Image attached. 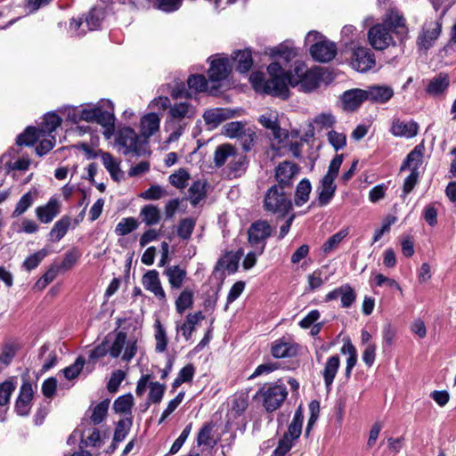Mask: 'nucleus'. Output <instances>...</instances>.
Here are the masks:
<instances>
[{
    "mask_svg": "<svg viewBox=\"0 0 456 456\" xmlns=\"http://www.w3.org/2000/svg\"><path fill=\"white\" fill-rule=\"evenodd\" d=\"M85 364V360L82 357L77 358L75 362L69 367L65 368L62 371L67 379H73L77 378L81 372Z\"/></svg>",
    "mask_w": 456,
    "mask_h": 456,
    "instance_id": "69168bd1",
    "label": "nucleus"
},
{
    "mask_svg": "<svg viewBox=\"0 0 456 456\" xmlns=\"http://www.w3.org/2000/svg\"><path fill=\"white\" fill-rule=\"evenodd\" d=\"M367 101L385 103L394 95V90L388 86H370L365 89Z\"/></svg>",
    "mask_w": 456,
    "mask_h": 456,
    "instance_id": "4be33fe9",
    "label": "nucleus"
},
{
    "mask_svg": "<svg viewBox=\"0 0 456 456\" xmlns=\"http://www.w3.org/2000/svg\"><path fill=\"white\" fill-rule=\"evenodd\" d=\"M102 161L114 180L118 181L122 177L123 174L119 168V162L110 153H102Z\"/></svg>",
    "mask_w": 456,
    "mask_h": 456,
    "instance_id": "58836bf2",
    "label": "nucleus"
},
{
    "mask_svg": "<svg viewBox=\"0 0 456 456\" xmlns=\"http://www.w3.org/2000/svg\"><path fill=\"white\" fill-rule=\"evenodd\" d=\"M270 53L273 57H281L287 62L297 55L296 50L285 44L272 48Z\"/></svg>",
    "mask_w": 456,
    "mask_h": 456,
    "instance_id": "5fc2aeb1",
    "label": "nucleus"
},
{
    "mask_svg": "<svg viewBox=\"0 0 456 456\" xmlns=\"http://www.w3.org/2000/svg\"><path fill=\"white\" fill-rule=\"evenodd\" d=\"M104 12L102 8H92L85 18L87 30L98 29L104 19Z\"/></svg>",
    "mask_w": 456,
    "mask_h": 456,
    "instance_id": "37998d69",
    "label": "nucleus"
},
{
    "mask_svg": "<svg viewBox=\"0 0 456 456\" xmlns=\"http://www.w3.org/2000/svg\"><path fill=\"white\" fill-rule=\"evenodd\" d=\"M348 234L347 229H343L338 232L335 233L323 244L322 250L324 253H329L334 248H336L339 243L346 238Z\"/></svg>",
    "mask_w": 456,
    "mask_h": 456,
    "instance_id": "bf43d9fd",
    "label": "nucleus"
},
{
    "mask_svg": "<svg viewBox=\"0 0 456 456\" xmlns=\"http://www.w3.org/2000/svg\"><path fill=\"white\" fill-rule=\"evenodd\" d=\"M110 334H109L105 339L97 346L94 350L90 353V358L92 359H99L105 356L107 354L110 355Z\"/></svg>",
    "mask_w": 456,
    "mask_h": 456,
    "instance_id": "338daca9",
    "label": "nucleus"
},
{
    "mask_svg": "<svg viewBox=\"0 0 456 456\" xmlns=\"http://www.w3.org/2000/svg\"><path fill=\"white\" fill-rule=\"evenodd\" d=\"M204 318L205 316L201 311H198L194 314H189L186 315L183 323L176 325V330L181 331L184 339L188 341L191 339L192 332L195 330L198 323L204 320Z\"/></svg>",
    "mask_w": 456,
    "mask_h": 456,
    "instance_id": "5701e85b",
    "label": "nucleus"
},
{
    "mask_svg": "<svg viewBox=\"0 0 456 456\" xmlns=\"http://www.w3.org/2000/svg\"><path fill=\"white\" fill-rule=\"evenodd\" d=\"M452 3H448L444 9L442 11L438 20L429 21L425 24L421 33L419 35L417 44L420 49L428 50L434 45V42L438 38L442 30V18L451 7Z\"/></svg>",
    "mask_w": 456,
    "mask_h": 456,
    "instance_id": "9b49d317",
    "label": "nucleus"
},
{
    "mask_svg": "<svg viewBox=\"0 0 456 456\" xmlns=\"http://www.w3.org/2000/svg\"><path fill=\"white\" fill-rule=\"evenodd\" d=\"M48 255V250L43 248L35 254L29 256L23 262V266L26 270L31 271L35 269L40 262Z\"/></svg>",
    "mask_w": 456,
    "mask_h": 456,
    "instance_id": "052dcab7",
    "label": "nucleus"
},
{
    "mask_svg": "<svg viewBox=\"0 0 456 456\" xmlns=\"http://www.w3.org/2000/svg\"><path fill=\"white\" fill-rule=\"evenodd\" d=\"M71 224V218L69 216H63L58 220L50 231L49 236L52 240H61L69 231Z\"/></svg>",
    "mask_w": 456,
    "mask_h": 456,
    "instance_id": "473e14b6",
    "label": "nucleus"
},
{
    "mask_svg": "<svg viewBox=\"0 0 456 456\" xmlns=\"http://www.w3.org/2000/svg\"><path fill=\"white\" fill-rule=\"evenodd\" d=\"M268 412L279 409L288 395L287 388L281 384L265 385L256 394Z\"/></svg>",
    "mask_w": 456,
    "mask_h": 456,
    "instance_id": "1a4fd4ad",
    "label": "nucleus"
},
{
    "mask_svg": "<svg viewBox=\"0 0 456 456\" xmlns=\"http://www.w3.org/2000/svg\"><path fill=\"white\" fill-rule=\"evenodd\" d=\"M163 274L167 277L171 289H182L187 280L186 269L178 265H167Z\"/></svg>",
    "mask_w": 456,
    "mask_h": 456,
    "instance_id": "aec40b11",
    "label": "nucleus"
},
{
    "mask_svg": "<svg viewBox=\"0 0 456 456\" xmlns=\"http://www.w3.org/2000/svg\"><path fill=\"white\" fill-rule=\"evenodd\" d=\"M343 102L348 110H356L362 102L367 101L365 89H353L344 93Z\"/></svg>",
    "mask_w": 456,
    "mask_h": 456,
    "instance_id": "b1692460",
    "label": "nucleus"
},
{
    "mask_svg": "<svg viewBox=\"0 0 456 456\" xmlns=\"http://www.w3.org/2000/svg\"><path fill=\"white\" fill-rule=\"evenodd\" d=\"M304 415L301 406L295 411L287 432L280 439L278 446L273 451V456H284L294 445L302 433Z\"/></svg>",
    "mask_w": 456,
    "mask_h": 456,
    "instance_id": "423d86ee",
    "label": "nucleus"
},
{
    "mask_svg": "<svg viewBox=\"0 0 456 456\" xmlns=\"http://www.w3.org/2000/svg\"><path fill=\"white\" fill-rule=\"evenodd\" d=\"M224 129V134L231 138H239L245 132L244 125L238 121L227 123Z\"/></svg>",
    "mask_w": 456,
    "mask_h": 456,
    "instance_id": "774afa93",
    "label": "nucleus"
},
{
    "mask_svg": "<svg viewBox=\"0 0 456 456\" xmlns=\"http://www.w3.org/2000/svg\"><path fill=\"white\" fill-rule=\"evenodd\" d=\"M140 216L147 225H154L160 221V211L156 206L146 205L141 209Z\"/></svg>",
    "mask_w": 456,
    "mask_h": 456,
    "instance_id": "79ce46f5",
    "label": "nucleus"
},
{
    "mask_svg": "<svg viewBox=\"0 0 456 456\" xmlns=\"http://www.w3.org/2000/svg\"><path fill=\"white\" fill-rule=\"evenodd\" d=\"M352 67L360 72H367L376 65V60L371 50L366 47H358L352 57Z\"/></svg>",
    "mask_w": 456,
    "mask_h": 456,
    "instance_id": "2eb2a0df",
    "label": "nucleus"
},
{
    "mask_svg": "<svg viewBox=\"0 0 456 456\" xmlns=\"http://www.w3.org/2000/svg\"><path fill=\"white\" fill-rule=\"evenodd\" d=\"M95 122L103 127V134L106 138L109 139L113 134L115 117L111 111L104 110L101 107Z\"/></svg>",
    "mask_w": 456,
    "mask_h": 456,
    "instance_id": "c85d7f7f",
    "label": "nucleus"
},
{
    "mask_svg": "<svg viewBox=\"0 0 456 456\" xmlns=\"http://www.w3.org/2000/svg\"><path fill=\"white\" fill-rule=\"evenodd\" d=\"M312 191L311 183L308 179H303L297 186L295 193V204L301 207L309 200V195Z\"/></svg>",
    "mask_w": 456,
    "mask_h": 456,
    "instance_id": "ea45409f",
    "label": "nucleus"
},
{
    "mask_svg": "<svg viewBox=\"0 0 456 456\" xmlns=\"http://www.w3.org/2000/svg\"><path fill=\"white\" fill-rule=\"evenodd\" d=\"M205 183L194 182L189 188V199L192 206H196L205 197Z\"/></svg>",
    "mask_w": 456,
    "mask_h": 456,
    "instance_id": "864d4df0",
    "label": "nucleus"
},
{
    "mask_svg": "<svg viewBox=\"0 0 456 456\" xmlns=\"http://www.w3.org/2000/svg\"><path fill=\"white\" fill-rule=\"evenodd\" d=\"M190 179V174L184 168H180L169 175V183L177 189L184 188Z\"/></svg>",
    "mask_w": 456,
    "mask_h": 456,
    "instance_id": "6e6d98bb",
    "label": "nucleus"
},
{
    "mask_svg": "<svg viewBox=\"0 0 456 456\" xmlns=\"http://www.w3.org/2000/svg\"><path fill=\"white\" fill-rule=\"evenodd\" d=\"M341 353L348 355L346 359L345 375L346 378H349L351 376L352 370L357 362L356 349L351 342H347L342 346Z\"/></svg>",
    "mask_w": 456,
    "mask_h": 456,
    "instance_id": "c03bdc74",
    "label": "nucleus"
},
{
    "mask_svg": "<svg viewBox=\"0 0 456 456\" xmlns=\"http://www.w3.org/2000/svg\"><path fill=\"white\" fill-rule=\"evenodd\" d=\"M236 150L231 144H222L218 146L215 151L214 161L216 166L222 167L232 159Z\"/></svg>",
    "mask_w": 456,
    "mask_h": 456,
    "instance_id": "c9c22d12",
    "label": "nucleus"
},
{
    "mask_svg": "<svg viewBox=\"0 0 456 456\" xmlns=\"http://www.w3.org/2000/svg\"><path fill=\"white\" fill-rule=\"evenodd\" d=\"M160 118L156 113H149L141 119V134L144 138L153 135L159 128Z\"/></svg>",
    "mask_w": 456,
    "mask_h": 456,
    "instance_id": "393cba45",
    "label": "nucleus"
},
{
    "mask_svg": "<svg viewBox=\"0 0 456 456\" xmlns=\"http://www.w3.org/2000/svg\"><path fill=\"white\" fill-rule=\"evenodd\" d=\"M306 43H314L310 47L311 56L317 61L328 62L334 59L337 47L334 43L322 40L316 31L309 32L305 37Z\"/></svg>",
    "mask_w": 456,
    "mask_h": 456,
    "instance_id": "6e6552de",
    "label": "nucleus"
},
{
    "mask_svg": "<svg viewBox=\"0 0 456 456\" xmlns=\"http://www.w3.org/2000/svg\"><path fill=\"white\" fill-rule=\"evenodd\" d=\"M190 89L196 92H203L208 90V81L203 75H191L187 79Z\"/></svg>",
    "mask_w": 456,
    "mask_h": 456,
    "instance_id": "0e129e2a",
    "label": "nucleus"
},
{
    "mask_svg": "<svg viewBox=\"0 0 456 456\" xmlns=\"http://www.w3.org/2000/svg\"><path fill=\"white\" fill-rule=\"evenodd\" d=\"M339 365L340 360L338 355L330 356L327 360L323 370V379L327 388H330V387L332 385Z\"/></svg>",
    "mask_w": 456,
    "mask_h": 456,
    "instance_id": "c756f323",
    "label": "nucleus"
},
{
    "mask_svg": "<svg viewBox=\"0 0 456 456\" xmlns=\"http://www.w3.org/2000/svg\"><path fill=\"white\" fill-rule=\"evenodd\" d=\"M424 151L425 147L423 143L416 145L401 165V171L406 169L411 171L410 175L403 181V189L405 194L410 193L419 182L420 175L419 168L423 163Z\"/></svg>",
    "mask_w": 456,
    "mask_h": 456,
    "instance_id": "39448f33",
    "label": "nucleus"
},
{
    "mask_svg": "<svg viewBox=\"0 0 456 456\" xmlns=\"http://www.w3.org/2000/svg\"><path fill=\"white\" fill-rule=\"evenodd\" d=\"M38 192L36 189L30 190L21 196L17 202L14 210L12 213V217L16 218L23 215L37 200Z\"/></svg>",
    "mask_w": 456,
    "mask_h": 456,
    "instance_id": "a878e982",
    "label": "nucleus"
},
{
    "mask_svg": "<svg viewBox=\"0 0 456 456\" xmlns=\"http://www.w3.org/2000/svg\"><path fill=\"white\" fill-rule=\"evenodd\" d=\"M271 352L275 358L292 357L297 354V346L290 342L280 339L273 342Z\"/></svg>",
    "mask_w": 456,
    "mask_h": 456,
    "instance_id": "bb28decb",
    "label": "nucleus"
},
{
    "mask_svg": "<svg viewBox=\"0 0 456 456\" xmlns=\"http://www.w3.org/2000/svg\"><path fill=\"white\" fill-rule=\"evenodd\" d=\"M61 124V118L55 113H47L44 118L40 132L45 136L53 133Z\"/></svg>",
    "mask_w": 456,
    "mask_h": 456,
    "instance_id": "49530a36",
    "label": "nucleus"
},
{
    "mask_svg": "<svg viewBox=\"0 0 456 456\" xmlns=\"http://www.w3.org/2000/svg\"><path fill=\"white\" fill-rule=\"evenodd\" d=\"M203 118L206 124L214 128L226 119V115L222 109H213L205 111Z\"/></svg>",
    "mask_w": 456,
    "mask_h": 456,
    "instance_id": "09e8293b",
    "label": "nucleus"
},
{
    "mask_svg": "<svg viewBox=\"0 0 456 456\" xmlns=\"http://www.w3.org/2000/svg\"><path fill=\"white\" fill-rule=\"evenodd\" d=\"M118 150L124 155L130 153L140 154V142L135 131L130 127H124L118 133L116 139Z\"/></svg>",
    "mask_w": 456,
    "mask_h": 456,
    "instance_id": "ddd939ff",
    "label": "nucleus"
},
{
    "mask_svg": "<svg viewBox=\"0 0 456 456\" xmlns=\"http://www.w3.org/2000/svg\"><path fill=\"white\" fill-rule=\"evenodd\" d=\"M149 402L146 403V409L150 406V403H159L165 394L166 386L159 382H150L149 384Z\"/></svg>",
    "mask_w": 456,
    "mask_h": 456,
    "instance_id": "de8ad7c7",
    "label": "nucleus"
},
{
    "mask_svg": "<svg viewBox=\"0 0 456 456\" xmlns=\"http://www.w3.org/2000/svg\"><path fill=\"white\" fill-rule=\"evenodd\" d=\"M154 338L156 341L155 351L164 353L167 346L168 338L167 331L159 319L154 322Z\"/></svg>",
    "mask_w": 456,
    "mask_h": 456,
    "instance_id": "f704fd0d",
    "label": "nucleus"
},
{
    "mask_svg": "<svg viewBox=\"0 0 456 456\" xmlns=\"http://www.w3.org/2000/svg\"><path fill=\"white\" fill-rule=\"evenodd\" d=\"M328 280V278L322 277V270L318 269L313 272L312 273L307 275V291H314L319 288H321L325 281Z\"/></svg>",
    "mask_w": 456,
    "mask_h": 456,
    "instance_id": "13d9d810",
    "label": "nucleus"
},
{
    "mask_svg": "<svg viewBox=\"0 0 456 456\" xmlns=\"http://www.w3.org/2000/svg\"><path fill=\"white\" fill-rule=\"evenodd\" d=\"M110 356L112 358L121 357L122 361L129 362L137 353V340L127 338L124 331H118L110 335Z\"/></svg>",
    "mask_w": 456,
    "mask_h": 456,
    "instance_id": "0eeeda50",
    "label": "nucleus"
},
{
    "mask_svg": "<svg viewBox=\"0 0 456 456\" xmlns=\"http://www.w3.org/2000/svg\"><path fill=\"white\" fill-rule=\"evenodd\" d=\"M268 78L263 73L254 72L250 82L256 91L272 96L288 99L289 86H298L299 90L309 93L316 89L323 78L322 69L315 67L307 69L305 63L297 62L292 72L288 73L277 61L267 67Z\"/></svg>",
    "mask_w": 456,
    "mask_h": 456,
    "instance_id": "f257e3e1",
    "label": "nucleus"
},
{
    "mask_svg": "<svg viewBox=\"0 0 456 456\" xmlns=\"http://www.w3.org/2000/svg\"><path fill=\"white\" fill-rule=\"evenodd\" d=\"M343 162V155H336L330 161L327 174L318 187V204L320 207L328 205L335 195L337 186L334 183Z\"/></svg>",
    "mask_w": 456,
    "mask_h": 456,
    "instance_id": "20e7f679",
    "label": "nucleus"
},
{
    "mask_svg": "<svg viewBox=\"0 0 456 456\" xmlns=\"http://www.w3.org/2000/svg\"><path fill=\"white\" fill-rule=\"evenodd\" d=\"M298 173L299 167L297 165L289 161H283L275 168L277 185H281L283 189L290 188Z\"/></svg>",
    "mask_w": 456,
    "mask_h": 456,
    "instance_id": "dca6fc26",
    "label": "nucleus"
},
{
    "mask_svg": "<svg viewBox=\"0 0 456 456\" xmlns=\"http://www.w3.org/2000/svg\"><path fill=\"white\" fill-rule=\"evenodd\" d=\"M339 291L342 306L346 308L351 306L356 298V294L353 288L350 285L346 284L339 287Z\"/></svg>",
    "mask_w": 456,
    "mask_h": 456,
    "instance_id": "680f3d73",
    "label": "nucleus"
},
{
    "mask_svg": "<svg viewBox=\"0 0 456 456\" xmlns=\"http://www.w3.org/2000/svg\"><path fill=\"white\" fill-rule=\"evenodd\" d=\"M134 405V397L132 394L128 393L118 396L113 403V410L117 413L130 414Z\"/></svg>",
    "mask_w": 456,
    "mask_h": 456,
    "instance_id": "a18cd8bd",
    "label": "nucleus"
},
{
    "mask_svg": "<svg viewBox=\"0 0 456 456\" xmlns=\"http://www.w3.org/2000/svg\"><path fill=\"white\" fill-rule=\"evenodd\" d=\"M248 160L243 153L235 152L228 163L229 175L234 177L240 176L247 169Z\"/></svg>",
    "mask_w": 456,
    "mask_h": 456,
    "instance_id": "2f4dec72",
    "label": "nucleus"
},
{
    "mask_svg": "<svg viewBox=\"0 0 456 456\" xmlns=\"http://www.w3.org/2000/svg\"><path fill=\"white\" fill-rule=\"evenodd\" d=\"M232 59L237 63L236 69L240 73L248 72L252 67L251 52L248 50L235 52Z\"/></svg>",
    "mask_w": 456,
    "mask_h": 456,
    "instance_id": "e433bc0d",
    "label": "nucleus"
},
{
    "mask_svg": "<svg viewBox=\"0 0 456 456\" xmlns=\"http://www.w3.org/2000/svg\"><path fill=\"white\" fill-rule=\"evenodd\" d=\"M196 220L192 217L182 219L177 226V235L183 240H188L195 228Z\"/></svg>",
    "mask_w": 456,
    "mask_h": 456,
    "instance_id": "603ef678",
    "label": "nucleus"
},
{
    "mask_svg": "<svg viewBox=\"0 0 456 456\" xmlns=\"http://www.w3.org/2000/svg\"><path fill=\"white\" fill-rule=\"evenodd\" d=\"M167 195V192L164 188H162L160 185L154 184L144 191L141 194V197L147 200H158Z\"/></svg>",
    "mask_w": 456,
    "mask_h": 456,
    "instance_id": "e2e57ef3",
    "label": "nucleus"
},
{
    "mask_svg": "<svg viewBox=\"0 0 456 456\" xmlns=\"http://www.w3.org/2000/svg\"><path fill=\"white\" fill-rule=\"evenodd\" d=\"M243 255V248H239L236 252H228L218 261V265L229 273H235L238 269L239 262Z\"/></svg>",
    "mask_w": 456,
    "mask_h": 456,
    "instance_id": "7c9ffc66",
    "label": "nucleus"
},
{
    "mask_svg": "<svg viewBox=\"0 0 456 456\" xmlns=\"http://www.w3.org/2000/svg\"><path fill=\"white\" fill-rule=\"evenodd\" d=\"M33 395L32 385L28 382L22 384L15 404V410L19 415L26 416L28 414Z\"/></svg>",
    "mask_w": 456,
    "mask_h": 456,
    "instance_id": "412c9836",
    "label": "nucleus"
},
{
    "mask_svg": "<svg viewBox=\"0 0 456 456\" xmlns=\"http://www.w3.org/2000/svg\"><path fill=\"white\" fill-rule=\"evenodd\" d=\"M110 402L108 400L102 401L93 409L91 420L94 425L100 424L106 417L109 410Z\"/></svg>",
    "mask_w": 456,
    "mask_h": 456,
    "instance_id": "4d7b16f0",
    "label": "nucleus"
},
{
    "mask_svg": "<svg viewBox=\"0 0 456 456\" xmlns=\"http://www.w3.org/2000/svg\"><path fill=\"white\" fill-rule=\"evenodd\" d=\"M449 86V77L446 74L440 73L432 78L427 87V92L432 95H438Z\"/></svg>",
    "mask_w": 456,
    "mask_h": 456,
    "instance_id": "4c0bfd02",
    "label": "nucleus"
},
{
    "mask_svg": "<svg viewBox=\"0 0 456 456\" xmlns=\"http://www.w3.org/2000/svg\"><path fill=\"white\" fill-rule=\"evenodd\" d=\"M399 19H395V22H389L387 25L378 24L371 27L368 33V39L371 46L377 50L387 48L392 42L389 28H396Z\"/></svg>",
    "mask_w": 456,
    "mask_h": 456,
    "instance_id": "f8f14e48",
    "label": "nucleus"
},
{
    "mask_svg": "<svg viewBox=\"0 0 456 456\" xmlns=\"http://www.w3.org/2000/svg\"><path fill=\"white\" fill-rule=\"evenodd\" d=\"M194 303V292L190 288L183 289L175 301V310L183 314L186 310L192 307Z\"/></svg>",
    "mask_w": 456,
    "mask_h": 456,
    "instance_id": "cd10ccee",
    "label": "nucleus"
},
{
    "mask_svg": "<svg viewBox=\"0 0 456 456\" xmlns=\"http://www.w3.org/2000/svg\"><path fill=\"white\" fill-rule=\"evenodd\" d=\"M232 71L231 60L226 56H218L210 62L208 74L211 82H220L228 77Z\"/></svg>",
    "mask_w": 456,
    "mask_h": 456,
    "instance_id": "4468645a",
    "label": "nucleus"
},
{
    "mask_svg": "<svg viewBox=\"0 0 456 456\" xmlns=\"http://www.w3.org/2000/svg\"><path fill=\"white\" fill-rule=\"evenodd\" d=\"M35 212L41 223L49 224L60 214L61 203L58 199L53 197L46 204L37 207Z\"/></svg>",
    "mask_w": 456,
    "mask_h": 456,
    "instance_id": "6ab92c4d",
    "label": "nucleus"
},
{
    "mask_svg": "<svg viewBox=\"0 0 456 456\" xmlns=\"http://www.w3.org/2000/svg\"><path fill=\"white\" fill-rule=\"evenodd\" d=\"M195 113L194 107L187 102L170 106L167 124L172 131L167 138L168 142H176L180 138L188 124L187 120H191Z\"/></svg>",
    "mask_w": 456,
    "mask_h": 456,
    "instance_id": "f03ea898",
    "label": "nucleus"
},
{
    "mask_svg": "<svg viewBox=\"0 0 456 456\" xmlns=\"http://www.w3.org/2000/svg\"><path fill=\"white\" fill-rule=\"evenodd\" d=\"M44 137L40 129H37L36 127H28L24 133L20 134L17 137V144L19 145H33L37 141L40 140Z\"/></svg>",
    "mask_w": 456,
    "mask_h": 456,
    "instance_id": "a19ab883",
    "label": "nucleus"
},
{
    "mask_svg": "<svg viewBox=\"0 0 456 456\" xmlns=\"http://www.w3.org/2000/svg\"><path fill=\"white\" fill-rule=\"evenodd\" d=\"M259 122L266 129L270 130L271 135L277 142H281L288 137V133L282 130L278 124V116L274 112H268L259 117Z\"/></svg>",
    "mask_w": 456,
    "mask_h": 456,
    "instance_id": "a211bd4d",
    "label": "nucleus"
},
{
    "mask_svg": "<svg viewBox=\"0 0 456 456\" xmlns=\"http://www.w3.org/2000/svg\"><path fill=\"white\" fill-rule=\"evenodd\" d=\"M139 224L134 217L122 218L115 228V232L118 236L126 235L136 230Z\"/></svg>",
    "mask_w": 456,
    "mask_h": 456,
    "instance_id": "3c124183",
    "label": "nucleus"
},
{
    "mask_svg": "<svg viewBox=\"0 0 456 456\" xmlns=\"http://www.w3.org/2000/svg\"><path fill=\"white\" fill-rule=\"evenodd\" d=\"M263 208L268 213L284 216L291 210L292 202L285 189L281 185H273L265 194Z\"/></svg>",
    "mask_w": 456,
    "mask_h": 456,
    "instance_id": "7ed1b4c3",
    "label": "nucleus"
},
{
    "mask_svg": "<svg viewBox=\"0 0 456 456\" xmlns=\"http://www.w3.org/2000/svg\"><path fill=\"white\" fill-rule=\"evenodd\" d=\"M133 424L132 417H128L123 419L118 420L115 432L113 442L120 443L122 442L126 435L128 434Z\"/></svg>",
    "mask_w": 456,
    "mask_h": 456,
    "instance_id": "8fccbe9b",
    "label": "nucleus"
},
{
    "mask_svg": "<svg viewBox=\"0 0 456 456\" xmlns=\"http://www.w3.org/2000/svg\"><path fill=\"white\" fill-rule=\"evenodd\" d=\"M216 444V441L213 436V425L207 423L198 434L197 444L198 446H204L206 449H212Z\"/></svg>",
    "mask_w": 456,
    "mask_h": 456,
    "instance_id": "72a5a7b5",
    "label": "nucleus"
},
{
    "mask_svg": "<svg viewBox=\"0 0 456 456\" xmlns=\"http://www.w3.org/2000/svg\"><path fill=\"white\" fill-rule=\"evenodd\" d=\"M273 228L266 220H257L252 223L248 230V241L258 252H264L266 240L272 235Z\"/></svg>",
    "mask_w": 456,
    "mask_h": 456,
    "instance_id": "9d476101",
    "label": "nucleus"
},
{
    "mask_svg": "<svg viewBox=\"0 0 456 456\" xmlns=\"http://www.w3.org/2000/svg\"><path fill=\"white\" fill-rule=\"evenodd\" d=\"M142 283L143 288L152 293L159 301L162 303L167 301V295L158 271L150 270L146 272L142 278Z\"/></svg>",
    "mask_w": 456,
    "mask_h": 456,
    "instance_id": "f3484780",
    "label": "nucleus"
}]
</instances>
